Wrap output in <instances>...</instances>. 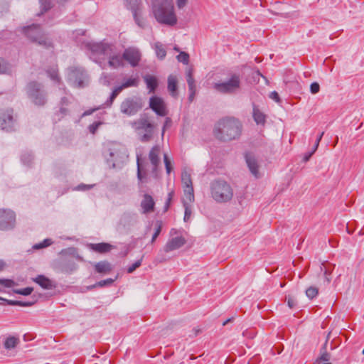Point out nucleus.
Here are the masks:
<instances>
[{"label": "nucleus", "mask_w": 364, "mask_h": 364, "mask_svg": "<svg viewBox=\"0 0 364 364\" xmlns=\"http://www.w3.org/2000/svg\"><path fill=\"white\" fill-rule=\"evenodd\" d=\"M172 124V120L171 118L169 117H166V119H165V122H164V127H163V129H162V136H164V132H165V129L167 128V127H171Z\"/></svg>", "instance_id": "603ef678"}, {"label": "nucleus", "mask_w": 364, "mask_h": 364, "mask_svg": "<svg viewBox=\"0 0 364 364\" xmlns=\"http://www.w3.org/2000/svg\"><path fill=\"white\" fill-rule=\"evenodd\" d=\"M188 0H176V5L178 9H183L187 4Z\"/></svg>", "instance_id": "4d7b16f0"}, {"label": "nucleus", "mask_w": 364, "mask_h": 364, "mask_svg": "<svg viewBox=\"0 0 364 364\" xmlns=\"http://www.w3.org/2000/svg\"><path fill=\"white\" fill-rule=\"evenodd\" d=\"M132 9L133 10V16H134V18L136 23L139 27L144 28L146 26V23H145L144 21L143 20V18L139 16L136 10L134 7H132Z\"/></svg>", "instance_id": "7c9ffc66"}, {"label": "nucleus", "mask_w": 364, "mask_h": 364, "mask_svg": "<svg viewBox=\"0 0 364 364\" xmlns=\"http://www.w3.org/2000/svg\"><path fill=\"white\" fill-rule=\"evenodd\" d=\"M34 281L43 289H50L53 287L52 282L43 275L38 276Z\"/></svg>", "instance_id": "393cba45"}, {"label": "nucleus", "mask_w": 364, "mask_h": 364, "mask_svg": "<svg viewBox=\"0 0 364 364\" xmlns=\"http://www.w3.org/2000/svg\"><path fill=\"white\" fill-rule=\"evenodd\" d=\"M324 134V132H321L317 137L316 140V143L317 144V145H319V143L322 139V136H323Z\"/></svg>", "instance_id": "338daca9"}, {"label": "nucleus", "mask_w": 364, "mask_h": 364, "mask_svg": "<svg viewBox=\"0 0 364 364\" xmlns=\"http://www.w3.org/2000/svg\"><path fill=\"white\" fill-rule=\"evenodd\" d=\"M32 291H33V288H31V287H26L24 289H16L14 291V292L16 294L26 295V296L31 294Z\"/></svg>", "instance_id": "c03bdc74"}, {"label": "nucleus", "mask_w": 364, "mask_h": 364, "mask_svg": "<svg viewBox=\"0 0 364 364\" xmlns=\"http://www.w3.org/2000/svg\"><path fill=\"white\" fill-rule=\"evenodd\" d=\"M8 304L10 305H18L21 306H29L34 304V301L23 302L21 301H8Z\"/></svg>", "instance_id": "58836bf2"}, {"label": "nucleus", "mask_w": 364, "mask_h": 364, "mask_svg": "<svg viewBox=\"0 0 364 364\" xmlns=\"http://www.w3.org/2000/svg\"><path fill=\"white\" fill-rule=\"evenodd\" d=\"M19 343V339L15 336H10L7 338L4 342V347L6 349L14 348Z\"/></svg>", "instance_id": "bb28decb"}, {"label": "nucleus", "mask_w": 364, "mask_h": 364, "mask_svg": "<svg viewBox=\"0 0 364 364\" xmlns=\"http://www.w3.org/2000/svg\"><path fill=\"white\" fill-rule=\"evenodd\" d=\"M48 74L51 80L60 82V79L58 76V70L56 68H52L49 70H48Z\"/></svg>", "instance_id": "72a5a7b5"}, {"label": "nucleus", "mask_w": 364, "mask_h": 364, "mask_svg": "<svg viewBox=\"0 0 364 364\" xmlns=\"http://www.w3.org/2000/svg\"><path fill=\"white\" fill-rule=\"evenodd\" d=\"M16 214L9 209H0V228H9L15 225Z\"/></svg>", "instance_id": "dca6fc26"}, {"label": "nucleus", "mask_w": 364, "mask_h": 364, "mask_svg": "<svg viewBox=\"0 0 364 364\" xmlns=\"http://www.w3.org/2000/svg\"><path fill=\"white\" fill-rule=\"evenodd\" d=\"M93 186H94V185H86L84 183H81V184L78 185L77 187H75L74 188V190L85 191L91 189Z\"/></svg>", "instance_id": "a18cd8bd"}, {"label": "nucleus", "mask_w": 364, "mask_h": 364, "mask_svg": "<svg viewBox=\"0 0 364 364\" xmlns=\"http://www.w3.org/2000/svg\"><path fill=\"white\" fill-rule=\"evenodd\" d=\"M168 90L170 92L171 95L173 97H176L178 96L177 92V78L176 76L173 75H170L168 77Z\"/></svg>", "instance_id": "412c9836"}, {"label": "nucleus", "mask_w": 364, "mask_h": 364, "mask_svg": "<svg viewBox=\"0 0 364 364\" xmlns=\"http://www.w3.org/2000/svg\"><path fill=\"white\" fill-rule=\"evenodd\" d=\"M253 119L257 124H264L266 122V115L259 110L256 106L253 107Z\"/></svg>", "instance_id": "5701e85b"}, {"label": "nucleus", "mask_w": 364, "mask_h": 364, "mask_svg": "<svg viewBox=\"0 0 364 364\" xmlns=\"http://www.w3.org/2000/svg\"><path fill=\"white\" fill-rule=\"evenodd\" d=\"M124 89V87H122V84L121 85L116 87L114 89L113 92L117 93V95H118Z\"/></svg>", "instance_id": "680f3d73"}, {"label": "nucleus", "mask_w": 364, "mask_h": 364, "mask_svg": "<svg viewBox=\"0 0 364 364\" xmlns=\"http://www.w3.org/2000/svg\"><path fill=\"white\" fill-rule=\"evenodd\" d=\"M189 96H188V100L189 102H192L193 101L194 98H195V95H196V86H193L192 87V89L191 90H189Z\"/></svg>", "instance_id": "5fc2aeb1"}, {"label": "nucleus", "mask_w": 364, "mask_h": 364, "mask_svg": "<svg viewBox=\"0 0 364 364\" xmlns=\"http://www.w3.org/2000/svg\"><path fill=\"white\" fill-rule=\"evenodd\" d=\"M212 198L220 203H227L233 197V189L230 183L221 179L215 180L210 183Z\"/></svg>", "instance_id": "20e7f679"}, {"label": "nucleus", "mask_w": 364, "mask_h": 364, "mask_svg": "<svg viewBox=\"0 0 364 364\" xmlns=\"http://www.w3.org/2000/svg\"><path fill=\"white\" fill-rule=\"evenodd\" d=\"M124 89V87H122V84L121 85L116 87L114 89L113 92L117 93V95H118Z\"/></svg>", "instance_id": "bf43d9fd"}, {"label": "nucleus", "mask_w": 364, "mask_h": 364, "mask_svg": "<svg viewBox=\"0 0 364 364\" xmlns=\"http://www.w3.org/2000/svg\"><path fill=\"white\" fill-rule=\"evenodd\" d=\"M161 152V149L159 145L154 146L149 151V159L153 165V172H156L157 170V167L160 163L159 154Z\"/></svg>", "instance_id": "6ab92c4d"}, {"label": "nucleus", "mask_w": 364, "mask_h": 364, "mask_svg": "<svg viewBox=\"0 0 364 364\" xmlns=\"http://www.w3.org/2000/svg\"><path fill=\"white\" fill-rule=\"evenodd\" d=\"M161 229H156V232L154 233L152 238H151V242H154V240L157 238L159 235L160 234Z\"/></svg>", "instance_id": "e2e57ef3"}, {"label": "nucleus", "mask_w": 364, "mask_h": 364, "mask_svg": "<svg viewBox=\"0 0 364 364\" xmlns=\"http://www.w3.org/2000/svg\"><path fill=\"white\" fill-rule=\"evenodd\" d=\"M327 345V341L325 342L323 349V351L321 353V355L320 356V360L323 361H328L330 360L331 355L326 350V347Z\"/></svg>", "instance_id": "79ce46f5"}, {"label": "nucleus", "mask_w": 364, "mask_h": 364, "mask_svg": "<svg viewBox=\"0 0 364 364\" xmlns=\"http://www.w3.org/2000/svg\"><path fill=\"white\" fill-rule=\"evenodd\" d=\"M141 259L136 261L133 264L128 267L127 272L132 273L136 268H138L141 265Z\"/></svg>", "instance_id": "de8ad7c7"}, {"label": "nucleus", "mask_w": 364, "mask_h": 364, "mask_svg": "<svg viewBox=\"0 0 364 364\" xmlns=\"http://www.w3.org/2000/svg\"><path fill=\"white\" fill-rule=\"evenodd\" d=\"M40 7L41 9V14L38 16L42 15L51 8V4L49 0H39Z\"/></svg>", "instance_id": "c756f323"}, {"label": "nucleus", "mask_w": 364, "mask_h": 364, "mask_svg": "<svg viewBox=\"0 0 364 364\" xmlns=\"http://www.w3.org/2000/svg\"><path fill=\"white\" fill-rule=\"evenodd\" d=\"M186 80L188 85V90H191L192 87L196 86L195 85V80L193 79V77L192 75V72L191 70H189L186 74Z\"/></svg>", "instance_id": "e433bc0d"}, {"label": "nucleus", "mask_w": 364, "mask_h": 364, "mask_svg": "<svg viewBox=\"0 0 364 364\" xmlns=\"http://www.w3.org/2000/svg\"><path fill=\"white\" fill-rule=\"evenodd\" d=\"M6 70V64L4 60L0 58V73H4Z\"/></svg>", "instance_id": "13d9d810"}, {"label": "nucleus", "mask_w": 364, "mask_h": 364, "mask_svg": "<svg viewBox=\"0 0 364 364\" xmlns=\"http://www.w3.org/2000/svg\"><path fill=\"white\" fill-rule=\"evenodd\" d=\"M117 97V93L114 92L112 91V92L111 93L109 97L107 99V100L105 102V106L107 107H110L112 104H113V102L114 100H115V98Z\"/></svg>", "instance_id": "37998d69"}, {"label": "nucleus", "mask_w": 364, "mask_h": 364, "mask_svg": "<svg viewBox=\"0 0 364 364\" xmlns=\"http://www.w3.org/2000/svg\"><path fill=\"white\" fill-rule=\"evenodd\" d=\"M23 33L33 42L37 43L45 48L52 46V43L44 35L41 27L38 24H32L23 28Z\"/></svg>", "instance_id": "0eeeda50"}, {"label": "nucleus", "mask_w": 364, "mask_h": 364, "mask_svg": "<svg viewBox=\"0 0 364 364\" xmlns=\"http://www.w3.org/2000/svg\"><path fill=\"white\" fill-rule=\"evenodd\" d=\"M241 80L240 75L236 73L231 74L230 77L224 81L213 84V89L223 95H235L240 89Z\"/></svg>", "instance_id": "39448f33"}, {"label": "nucleus", "mask_w": 364, "mask_h": 364, "mask_svg": "<svg viewBox=\"0 0 364 364\" xmlns=\"http://www.w3.org/2000/svg\"><path fill=\"white\" fill-rule=\"evenodd\" d=\"M186 242V237L175 229L170 232V238L165 245L164 250L166 252H172L183 246Z\"/></svg>", "instance_id": "9b49d317"}, {"label": "nucleus", "mask_w": 364, "mask_h": 364, "mask_svg": "<svg viewBox=\"0 0 364 364\" xmlns=\"http://www.w3.org/2000/svg\"><path fill=\"white\" fill-rule=\"evenodd\" d=\"M320 90V85L318 82H312L310 85V91L312 94H316Z\"/></svg>", "instance_id": "09e8293b"}, {"label": "nucleus", "mask_w": 364, "mask_h": 364, "mask_svg": "<svg viewBox=\"0 0 364 364\" xmlns=\"http://www.w3.org/2000/svg\"><path fill=\"white\" fill-rule=\"evenodd\" d=\"M114 280L113 279H107L102 280V281L99 282L98 283H97L95 284V286L104 287L105 285H109V284H112L114 282Z\"/></svg>", "instance_id": "3c124183"}, {"label": "nucleus", "mask_w": 364, "mask_h": 364, "mask_svg": "<svg viewBox=\"0 0 364 364\" xmlns=\"http://www.w3.org/2000/svg\"><path fill=\"white\" fill-rule=\"evenodd\" d=\"M155 202L149 194H144L141 201V212L144 214L151 213L154 210Z\"/></svg>", "instance_id": "a211bd4d"}, {"label": "nucleus", "mask_w": 364, "mask_h": 364, "mask_svg": "<svg viewBox=\"0 0 364 364\" xmlns=\"http://www.w3.org/2000/svg\"><path fill=\"white\" fill-rule=\"evenodd\" d=\"M143 78L149 90V92L154 93L159 85L157 78L151 75H145Z\"/></svg>", "instance_id": "aec40b11"}, {"label": "nucleus", "mask_w": 364, "mask_h": 364, "mask_svg": "<svg viewBox=\"0 0 364 364\" xmlns=\"http://www.w3.org/2000/svg\"><path fill=\"white\" fill-rule=\"evenodd\" d=\"M144 107L143 100L138 96L126 97L120 104L121 113L132 117L136 115Z\"/></svg>", "instance_id": "423d86ee"}, {"label": "nucleus", "mask_w": 364, "mask_h": 364, "mask_svg": "<svg viewBox=\"0 0 364 364\" xmlns=\"http://www.w3.org/2000/svg\"><path fill=\"white\" fill-rule=\"evenodd\" d=\"M154 49L157 57L162 60L166 57V51L164 46L160 42H156L154 44Z\"/></svg>", "instance_id": "a878e982"}, {"label": "nucleus", "mask_w": 364, "mask_h": 364, "mask_svg": "<svg viewBox=\"0 0 364 364\" xmlns=\"http://www.w3.org/2000/svg\"><path fill=\"white\" fill-rule=\"evenodd\" d=\"M100 80H101V81H103V83H104L105 85H109V82H108V81H107V76H106V75L102 74V76L101 77Z\"/></svg>", "instance_id": "69168bd1"}, {"label": "nucleus", "mask_w": 364, "mask_h": 364, "mask_svg": "<svg viewBox=\"0 0 364 364\" xmlns=\"http://www.w3.org/2000/svg\"><path fill=\"white\" fill-rule=\"evenodd\" d=\"M124 89V87H122V84L121 85L116 87L114 89L113 92L117 93V95H118Z\"/></svg>", "instance_id": "052dcab7"}, {"label": "nucleus", "mask_w": 364, "mask_h": 364, "mask_svg": "<svg viewBox=\"0 0 364 364\" xmlns=\"http://www.w3.org/2000/svg\"><path fill=\"white\" fill-rule=\"evenodd\" d=\"M101 124L102 123L99 122L91 124L88 127L90 132L95 134Z\"/></svg>", "instance_id": "8fccbe9b"}, {"label": "nucleus", "mask_w": 364, "mask_h": 364, "mask_svg": "<svg viewBox=\"0 0 364 364\" xmlns=\"http://www.w3.org/2000/svg\"><path fill=\"white\" fill-rule=\"evenodd\" d=\"M33 157L31 153L26 152L21 156V161L23 164L25 165H29L30 163L32 161Z\"/></svg>", "instance_id": "f704fd0d"}, {"label": "nucleus", "mask_w": 364, "mask_h": 364, "mask_svg": "<svg viewBox=\"0 0 364 364\" xmlns=\"http://www.w3.org/2000/svg\"><path fill=\"white\" fill-rule=\"evenodd\" d=\"M164 161L166 173H167V174H170V173L171 172V170H172V166H171V161L169 160L167 154H164Z\"/></svg>", "instance_id": "a19ab883"}, {"label": "nucleus", "mask_w": 364, "mask_h": 364, "mask_svg": "<svg viewBox=\"0 0 364 364\" xmlns=\"http://www.w3.org/2000/svg\"><path fill=\"white\" fill-rule=\"evenodd\" d=\"M242 125L239 119L227 117L220 119L215 125L213 133L216 139L230 141L238 139L242 133Z\"/></svg>", "instance_id": "f257e3e1"}, {"label": "nucleus", "mask_w": 364, "mask_h": 364, "mask_svg": "<svg viewBox=\"0 0 364 364\" xmlns=\"http://www.w3.org/2000/svg\"><path fill=\"white\" fill-rule=\"evenodd\" d=\"M26 92L31 101L38 106H43L46 102V93L43 85L36 81L30 82L26 86Z\"/></svg>", "instance_id": "6e6552de"}, {"label": "nucleus", "mask_w": 364, "mask_h": 364, "mask_svg": "<svg viewBox=\"0 0 364 364\" xmlns=\"http://www.w3.org/2000/svg\"><path fill=\"white\" fill-rule=\"evenodd\" d=\"M287 304L290 309H293L296 305V301L294 298L289 296L287 299Z\"/></svg>", "instance_id": "864d4df0"}, {"label": "nucleus", "mask_w": 364, "mask_h": 364, "mask_svg": "<svg viewBox=\"0 0 364 364\" xmlns=\"http://www.w3.org/2000/svg\"><path fill=\"white\" fill-rule=\"evenodd\" d=\"M68 103L69 101L67 97H63L61 98L60 108L59 110V113H57L58 115H60V117H63V116L66 115L68 113V110L64 107L65 105H68Z\"/></svg>", "instance_id": "cd10ccee"}, {"label": "nucleus", "mask_w": 364, "mask_h": 364, "mask_svg": "<svg viewBox=\"0 0 364 364\" xmlns=\"http://www.w3.org/2000/svg\"><path fill=\"white\" fill-rule=\"evenodd\" d=\"M52 243L53 242L51 239L47 238L45 239L43 241L34 245L33 248L35 250H40L50 246Z\"/></svg>", "instance_id": "2f4dec72"}, {"label": "nucleus", "mask_w": 364, "mask_h": 364, "mask_svg": "<svg viewBox=\"0 0 364 364\" xmlns=\"http://www.w3.org/2000/svg\"><path fill=\"white\" fill-rule=\"evenodd\" d=\"M149 107L160 117H164L168 114L166 105L164 100L157 96H152L149 99Z\"/></svg>", "instance_id": "4468645a"}, {"label": "nucleus", "mask_w": 364, "mask_h": 364, "mask_svg": "<svg viewBox=\"0 0 364 364\" xmlns=\"http://www.w3.org/2000/svg\"><path fill=\"white\" fill-rule=\"evenodd\" d=\"M95 271L100 274H107L112 269V264L107 261H101L95 264Z\"/></svg>", "instance_id": "4be33fe9"}, {"label": "nucleus", "mask_w": 364, "mask_h": 364, "mask_svg": "<svg viewBox=\"0 0 364 364\" xmlns=\"http://www.w3.org/2000/svg\"><path fill=\"white\" fill-rule=\"evenodd\" d=\"M132 127L136 130H144L145 133L140 136L141 142H148L151 140L154 134V124L149 122L146 115L141 117L139 119L132 123Z\"/></svg>", "instance_id": "1a4fd4ad"}, {"label": "nucleus", "mask_w": 364, "mask_h": 364, "mask_svg": "<svg viewBox=\"0 0 364 364\" xmlns=\"http://www.w3.org/2000/svg\"><path fill=\"white\" fill-rule=\"evenodd\" d=\"M192 203H190L188 200L185 199L183 200V206L185 208V214H184V220H188L191 215V204Z\"/></svg>", "instance_id": "c85d7f7f"}, {"label": "nucleus", "mask_w": 364, "mask_h": 364, "mask_svg": "<svg viewBox=\"0 0 364 364\" xmlns=\"http://www.w3.org/2000/svg\"><path fill=\"white\" fill-rule=\"evenodd\" d=\"M16 119L13 109L0 110V129L6 132L15 130Z\"/></svg>", "instance_id": "f8f14e48"}, {"label": "nucleus", "mask_w": 364, "mask_h": 364, "mask_svg": "<svg viewBox=\"0 0 364 364\" xmlns=\"http://www.w3.org/2000/svg\"><path fill=\"white\" fill-rule=\"evenodd\" d=\"M269 97L272 100H275L277 102H279L280 101L279 94L276 91H273V92H270Z\"/></svg>", "instance_id": "6e6d98bb"}, {"label": "nucleus", "mask_w": 364, "mask_h": 364, "mask_svg": "<svg viewBox=\"0 0 364 364\" xmlns=\"http://www.w3.org/2000/svg\"><path fill=\"white\" fill-rule=\"evenodd\" d=\"M247 165L251 173L255 177L259 178V165L255 156L251 154L247 153L245 156Z\"/></svg>", "instance_id": "f3484780"}, {"label": "nucleus", "mask_w": 364, "mask_h": 364, "mask_svg": "<svg viewBox=\"0 0 364 364\" xmlns=\"http://www.w3.org/2000/svg\"><path fill=\"white\" fill-rule=\"evenodd\" d=\"M318 289L316 287H311L306 291V294L309 299H313L318 294Z\"/></svg>", "instance_id": "4c0bfd02"}, {"label": "nucleus", "mask_w": 364, "mask_h": 364, "mask_svg": "<svg viewBox=\"0 0 364 364\" xmlns=\"http://www.w3.org/2000/svg\"><path fill=\"white\" fill-rule=\"evenodd\" d=\"M177 60L183 64H188L189 61V55L186 52H181L177 55Z\"/></svg>", "instance_id": "c9c22d12"}, {"label": "nucleus", "mask_w": 364, "mask_h": 364, "mask_svg": "<svg viewBox=\"0 0 364 364\" xmlns=\"http://www.w3.org/2000/svg\"><path fill=\"white\" fill-rule=\"evenodd\" d=\"M67 78L68 82L75 87H84L87 82L88 76L82 68H69Z\"/></svg>", "instance_id": "9d476101"}, {"label": "nucleus", "mask_w": 364, "mask_h": 364, "mask_svg": "<svg viewBox=\"0 0 364 364\" xmlns=\"http://www.w3.org/2000/svg\"><path fill=\"white\" fill-rule=\"evenodd\" d=\"M128 218H131V219H133V217L132 215H130L129 214H124L122 218V220H127Z\"/></svg>", "instance_id": "774afa93"}, {"label": "nucleus", "mask_w": 364, "mask_h": 364, "mask_svg": "<svg viewBox=\"0 0 364 364\" xmlns=\"http://www.w3.org/2000/svg\"><path fill=\"white\" fill-rule=\"evenodd\" d=\"M181 181L183 185L184 194L186 200L190 203H193L194 201V191L191 173L187 171H183L181 173Z\"/></svg>", "instance_id": "ddd939ff"}, {"label": "nucleus", "mask_w": 364, "mask_h": 364, "mask_svg": "<svg viewBox=\"0 0 364 364\" xmlns=\"http://www.w3.org/2000/svg\"><path fill=\"white\" fill-rule=\"evenodd\" d=\"M314 154V153L312 151H310V152H308L305 154L304 157V161H307L309 160V159L311 158V156Z\"/></svg>", "instance_id": "0e129e2a"}, {"label": "nucleus", "mask_w": 364, "mask_h": 364, "mask_svg": "<svg viewBox=\"0 0 364 364\" xmlns=\"http://www.w3.org/2000/svg\"><path fill=\"white\" fill-rule=\"evenodd\" d=\"M138 82L139 81L136 77L129 78L122 82V87H124V89L130 87H136L138 85Z\"/></svg>", "instance_id": "473e14b6"}, {"label": "nucleus", "mask_w": 364, "mask_h": 364, "mask_svg": "<svg viewBox=\"0 0 364 364\" xmlns=\"http://www.w3.org/2000/svg\"><path fill=\"white\" fill-rule=\"evenodd\" d=\"M89 49L93 54L107 58V64L111 68L117 69L124 65L122 55L116 50L112 44L105 42L90 43Z\"/></svg>", "instance_id": "f03ea898"}, {"label": "nucleus", "mask_w": 364, "mask_h": 364, "mask_svg": "<svg viewBox=\"0 0 364 364\" xmlns=\"http://www.w3.org/2000/svg\"><path fill=\"white\" fill-rule=\"evenodd\" d=\"M146 173H142L141 171V165L139 162V158L137 157V178L139 181V182H144V178H146Z\"/></svg>", "instance_id": "ea45409f"}, {"label": "nucleus", "mask_w": 364, "mask_h": 364, "mask_svg": "<svg viewBox=\"0 0 364 364\" xmlns=\"http://www.w3.org/2000/svg\"><path fill=\"white\" fill-rule=\"evenodd\" d=\"M141 54L139 50L134 47L126 48L122 54V58L127 61L132 67L138 65L141 60Z\"/></svg>", "instance_id": "2eb2a0df"}, {"label": "nucleus", "mask_w": 364, "mask_h": 364, "mask_svg": "<svg viewBox=\"0 0 364 364\" xmlns=\"http://www.w3.org/2000/svg\"><path fill=\"white\" fill-rule=\"evenodd\" d=\"M15 282L11 279H0V285L5 287H11L14 286Z\"/></svg>", "instance_id": "49530a36"}, {"label": "nucleus", "mask_w": 364, "mask_h": 364, "mask_svg": "<svg viewBox=\"0 0 364 364\" xmlns=\"http://www.w3.org/2000/svg\"><path fill=\"white\" fill-rule=\"evenodd\" d=\"M91 248L95 252L100 253H105L109 252L112 249V245L109 243L102 242L97 244H92Z\"/></svg>", "instance_id": "b1692460"}, {"label": "nucleus", "mask_w": 364, "mask_h": 364, "mask_svg": "<svg viewBox=\"0 0 364 364\" xmlns=\"http://www.w3.org/2000/svg\"><path fill=\"white\" fill-rule=\"evenodd\" d=\"M153 11L156 19L161 23L174 26L177 23L172 0H153Z\"/></svg>", "instance_id": "7ed1b4c3"}]
</instances>
